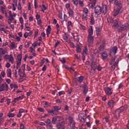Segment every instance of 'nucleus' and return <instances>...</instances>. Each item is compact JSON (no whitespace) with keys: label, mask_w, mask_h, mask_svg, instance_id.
Segmentation results:
<instances>
[{"label":"nucleus","mask_w":129,"mask_h":129,"mask_svg":"<svg viewBox=\"0 0 129 129\" xmlns=\"http://www.w3.org/2000/svg\"><path fill=\"white\" fill-rule=\"evenodd\" d=\"M68 120H69V124L72 129H78V128L76 127L75 126V121L73 119V117L69 116L68 117Z\"/></svg>","instance_id":"1"},{"label":"nucleus","mask_w":129,"mask_h":129,"mask_svg":"<svg viewBox=\"0 0 129 129\" xmlns=\"http://www.w3.org/2000/svg\"><path fill=\"white\" fill-rule=\"evenodd\" d=\"M57 129H65V122L64 121H61L56 123V125Z\"/></svg>","instance_id":"2"},{"label":"nucleus","mask_w":129,"mask_h":129,"mask_svg":"<svg viewBox=\"0 0 129 129\" xmlns=\"http://www.w3.org/2000/svg\"><path fill=\"white\" fill-rule=\"evenodd\" d=\"M101 12H102V8L100 6H97L95 8V14L98 16L100 15Z\"/></svg>","instance_id":"3"},{"label":"nucleus","mask_w":129,"mask_h":129,"mask_svg":"<svg viewBox=\"0 0 129 129\" xmlns=\"http://www.w3.org/2000/svg\"><path fill=\"white\" fill-rule=\"evenodd\" d=\"M128 28V24L127 23H125L124 25L120 26L119 28H118L119 32H122V31H124V30H126Z\"/></svg>","instance_id":"4"},{"label":"nucleus","mask_w":129,"mask_h":129,"mask_svg":"<svg viewBox=\"0 0 129 129\" xmlns=\"http://www.w3.org/2000/svg\"><path fill=\"white\" fill-rule=\"evenodd\" d=\"M7 52L8 50L7 49H4L3 48H0V57H3Z\"/></svg>","instance_id":"5"},{"label":"nucleus","mask_w":129,"mask_h":129,"mask_svg":"<svg viewBox=\"0 0 129 129\" xmlns=\"http://www.w3.org/2000/svg\"><path fill=\"white\" fill-rule=\"evenodd\" d=\"M87 38H88V42L89 44V45H91V44H93V40H94L93 36H88Z\"/></svg>","instance_id":"6"},{"label":"nucleus","mask_w":129,"mask_h":129,"mask_svg":"<svg viewBox=\"0 0 129 129\" xmlns=\"http://www.w3.org/2000/svg\"><path fill=\"white\" fill-rule=\"evenodd\" d=\"M110 51L111 54H113L114 55H115V54H116V52H117V46H113L112 49H110Z\"/></svg>","instance_id":"7"},{"label":"nucleus","mask_w":129,"mask_h":129,"mask_svg":"<svg viewBox=\"0 0 129 129\" xmlns=\"http://www.w3.org/2000/svg\"><path fill=\"white\" fill-rule=\"evenodd\" d=\"M91 3L89 4V8L91 9H93L95 7V4H96V1L94 0V1H91Z\"/></svg>","instance_id":"8"},{"label":"nucleus","mask_w":129,"mask_h":129,"mask_svg":"<svg viewBox=\"0 0 129 129\" xmlns=\"http://www.w3.org/2000/svg\"><path fill=\"white\" fill-rule=\"evenodd\" d=\"M115 5L117 7V9H121L122 8V6H121V3H120V1H116L114 2Z\"/></svg>","instance_id":"9"},{"label":"nucleus","mask_w":129,"mask_h":129,"mask_svg":"<svg viewBox=\"0 0 129 129\" xmlns=\"http://www.w3.org/2000/svg\"><path fill=\"white\" fill-rule=\"evenodd\" d=\"M105 92L107 95H111V94H112V92H111V89H110V88H106Z\"/></svg>","instance_id":"10"},{"label":"nucleus","mask_w":129,"mask_h":129,"mask_svg":"<svg viewBox=\"0 0 129 129\" xmlns=\"http://www.w3.org/2000/svg\"><path fill=\"white\" fill-rule=\"evenodd\" d=\"M114 22V25H113V27H115L116 28H117L118 27V22H119V19L118 18L116 19Z\"/></svg>","instance_id":"11"},{"label":"nucleus","mask_w":129,"mask_h":129,"mask_svg":"<svg viewBox=\"0 0 129 129\" xmlns=\"http://www.w3.org/2000/svg\"><path fill=\"white\" fill-rule=\"evenodd\" d=\"M51 26L48 25L47 26V28L46 30V35L47 36V37H49V35H50V34H51Z\"/></svg>","instance_id":"12"},{"label":"nucleus","mask_w":129,"mask_h":129,"mask_svg":"<svg viewBox=\"0 0 129 129\" xmlns=\"http://www.w3.org/2000/svg\"><path fill=\"white\" fill-rule=\"evenodd\" d=\"M85 116H86V114H84V113H81L79 115V119H83L84 120H85V118H84Z\"/></svg>","instance_id":"13"},{"label":"nucleus","mask_w":129,"mask_h":129,"mask_svg":"<svg viewBox=\"0 0 129 129\" xmlns=\"http://www.w3.org/2000/svg\"><path fill=\"white\" fill-rule=\"evenodd\" d=\"M68 14H69V17H73L74 16V11H73V10L70 8L68 11Z\"/></svg>","instance_id":"14"},{"label":"nucleus","mask_w":129,"mask_h":129,"mask_svg":"<svg viewBox=\"0 0 129 129\" xmlns=\"http://www.w3.org/2000/svg\"><path fill=\"white\" fill-rule=\"evenodd\" d=\"M84 79V77L83 76H80V77H79L78 80H77V78H75L74 79V80L75 81H76V80H78L80 83H81V82L83 81Z\"/></svg>","instance_id":"15"},{"label":"nucleus","mask_w":129,"mask_h":129,"mask_svg":"<svg viewBox=\"0 0 129 129\" xmlns=\"http://www.w3.org/2000/svg\"><path fill=\"white\" fill-rule=\"evenodd\" d=\"M101 56L103 58V59H105L108 57V55L107 54V52H104L102 53Z\"/></svg>","instance_id":"16"},{"label":"nucleus","mask_w":129,"mask_h":129,"mask_svg":"<svg viewBox=\"0 0 129 129\" xmlns=\"http://www.w3.org/2000/svg\"><path fill=\"white\" fill-rule=\"evenodd\" d=\"M124 108L123 107H121L119 108H118L116 110V113L119 114L120 112H122L123 111Z\"/></svg>","instance_id":"17"},{"label":"nucleus","mask_w":129,"mask_h":129,"mask_svg":"<svg viewBox=\"0 0 129 129\" xmlns=\"http://www.w3.org/2000/svg\"><path fill=\"white\" fill-rule=\"evenodd\" d=\"M84 90H83V93L84 94L86 95V93L88 92V87H87V86L86 85H84L83 86Z\"/></svg>","instance_id":"18"},{"label":"nucleus","mask_w":129,"mask_h":129,"mask_svg":"<svg viewBox=\"0 0 129 129\" xmlns=\"http://www.w3.org/2000/svg\"><path fill=\"white\" fill-rule=\"evenodd\" d=\"M120 10H121V9L117 8V10L116 11H115V12L113 14L114 17H116V16H117L118 14H120Z\"/></svg>","instance_id":"19"},{"label":"nucleus","mask_w":129,"mask_h":129,"mask_svg":"<svg viewBox=\"0 0 129 129\" xmlns=\"http://www.w3.org/2000/svg\"><path fill=\"white\" fill-rule=\"evenodd\" d=\"M9 21H10V22H13V20H14V16L12 15V11L9 12Z\"/></svg>","instance_id":"20"},{"label":"nucleus","mask_w":129,"mask_h":129,"mask_svg":"<svg viewBox=\"0 0 129 129\" xmlns=\"http://www.w3.org/2000/svg\"><path fill=\"white\" fill-rule=\"evenodd\" d=\"M7 76L8 77L12 78V70H11V69H8L7 70Z\"/></svg>","instance_id":"21"},{"label":"nucleus","mask_w":129,"mask_h":129,"mask_svg":"<svg viewBox=\"0 0 129 129\" xmlns=\"http://www.w3.org/2000/svg\"><path fill=\"white\" fill-rule=\"evenodd\" d=\"M96 32L97 36H100L101 31H100V28L96 27Z\"/></svg>","instance_id":"22"},{"label":"nucleus","mask_w":129,"mask_h":129,"mask_svg":"<svg viewBox=\"0 0 129 129\" xmlns=\"http://www.w3.org/2000/svg\"><path fill=\"white\" fill-rule=\"evenodd\" d=\"M89 35L88 36H92L93 35V29L91 27L88 30Z\"/></svg>","instance_id":"23"},{"label":"nucleus","mask_w":129,"mask_h":129,"mask_svg":"<svg viewBox=\"0 0 129 129\" xmlns=\"http://www.w3.org/2000/svg\"><path fill=\"white\" fill-rule=\"evenodd\" d=\"M113 104H114V101L113 100H111L108 102V105L109 106H113Z\"/></svg>","instance_id":"24"},{"label":"nucleus","mask_w":129,"mask_h":129,"mask_svg":"<svg viewBox=\"0 0 129 129\" xmlns=\"http://www.w3.org/2000/svg\"><path fill=\"white\" fill-rule=\"evenodd\" d=\"M82 18L83 21H87V14H84L83 13L82 15Z\"/></svg>","instance_id":"25"},{"label":"nucleus","mask_w":129,"mask_h":129,"mask_svg":"<svg viewBox=\"0 0 129 129\" xmlns=\"http://www.w3.org/2000/svg\"><path fill=\"white\" fill-rule=\"evenodd\" d=\"M91 67L93 68V70H95V69H96V67H97V64H96V63L92 62Z\"/></svg>","instance_id":"26"},{"label":"nucleus","mask_w":129,"mask_h":129,"mask_svg":"<svg viewBox=\"0 0 129 129\" xmlns=\"http://www.w3.org/2000/svg\"><path fill=\"white\" fill-rule=\"evenodd\" d=\"M57 121H58L57 118H56V117H53L51 120V123H52V124H56V122H57Z\"/></svg>","instance_id":"27"},{"label":"nucleus","mask_w":129,"mask_h":129,"mask_svg":"<svg viewBox=\"0 0 129 129\" xmlns=\"http://www.w3.org/2000/svg\"><path fill=\"white\" fill-rule=\"evenodd\" d=\"M50 106V103H48L47 102H43V106L45 108H47V107H49Z\"/></svg>","instance_id":"28"},{"label":"nucleus","mask_w":129,"mask_h":129,"mask_svg":"<svg viewBox=\"0 0 129 129\" xmlns=\"http://www.w3.org/2000/svg\"><path fill=\"white\" fill-rule=\"evenodd\" d=\"M76 49L77 53H80V52L82 51L81 48H80V46L78 44H77L76 46Z\"/></svg>","instance_id":"29"},{"label":"nucleus","mask_w":129,"mask_h":129,"mask_svg":"<svg viewBox=\"0 0 129 129\" xmlns=\"http://www.w3.org/2000/svg\"><path fill=\"white\" fill-rule=\"evenodd\" d=\"M115 59H116V56H114L111 61H109V65H112V63L115 61Z\"/></svg>","instance_id":"30"},{"label":"nucleus","mask_w":129,"mask_h":129,"mask_svg":"<svg viewBox=\"0 0 129 129\" xmlns=\"http://www.w3.org/2000/svg\"><path fill=\"white\" fill-rule=\"evenodd\" d=\"M107 13V6L105 5L104 6V10H103V15H105Z\"/></svg>","instance_id":"31"},{"label":"nucleus","mask_w":129,"mask_h":129,"mask_svg":"<svg viewBox=\"0 0 129 129\" xmlns=\"http://www.w3.org/2000/svg\"><path fill=\"white\" fill-rule=\"evenodd\" d=\"M54 110L55 111H58V110H60L61 109V107L58 106H53Z\"/></svg>","instance_id":"32"},{"label":"nucleus","mask_w":129,"mask_h":129,"mask_svg":"<svg viewBox=\"0 0 129 129\" xmlns=\"http://www.w3.org/2000/svg\"><path fill=\"white\" fill-rule=\"evenodd\" d=\"M7 116H9V117H14V116H15V114L10 112L8 113Z\"/></svg>","instance_id":"33"},{"label":"nucleus","mask_w":129,"mask_h":129,"mask_svg":"<svg viewBox=\"0 0 129 129\" xmlns=\"http://www.w3.org/2000/svg\"><path fill=\"white\" fill-rule=\"evenodd\" d=\"M9 60L10 62H11L12 64H14V57L11 55L10 57H9Z\"/></svg>","instance_id":"34"},{"label":"nucleus","mask_w":129,"mask_h":129,"mask_svg":"<svg viewBox=\"0 0 129 129\" xmlns=\"http://www.w3.org/2000/svg\"><path fill=\"white\" fill-rule=\"evenodd\" d=\"M17 59H18V61H22V53L18 55Z\"/></svg>","instance_id":"35"},{"label":"nucleus","mask_w":129,"mask_h":129,"mask_svg":"<svg viewBox=\"0 0 129 129\" xmlns=\"http://www.w3.org/2000/svg\"><path fill=\"white\" fill-rule=\"evenodd\" d=\"M104 49V44H102L99 47V50L100 51H103Z\"/></svg>","instance_id":"36"},{"label":"nucleus","mask_w":129,"mask_h":129,"mask_svg":"<svg viewBox=\"0 0 129 129\" xmlns=\"http://www.w3.org/2000/svg\"><path fill=\"white\" fill-rule=\"evenodd\" d=\"M5 90V84H2L0 86V92L4 91Z\"/></svg>","instance_id":"37"},{"label":"nucleus","mask_w":129,"mask_h":129,"mask_svg":"<svg viewBox=\"0 0 129 129\" xmlns=\"http://www.w3.org/2000/svg\"><path fill=\"white\" fill-rule=\"evenodd\" d=\"M95 23V21L94 20V18L93 17H91L90 21L91 25H94Z\"/></svg>","instance_id":"38"},{"label":"nucleus","mask_w":129,"mask_h":129,"mask_svg":"<svg viewBox=\"0 0 129 129\" xmlns=\"http://www.w3.org/2000/svg\"><path fill=\"white\" fill-rule=\"evenodd\" d=\"M13 6L17 7L18 6V1L17 0H13Z\"/></svg>","instance_id":"39"},{"label":"nucleus","mask_w":129,"mask_h":129,"mask_svg":"<svg viewBox=\"0 0 129 129\" xmlns=\"http://www.w3.org/2000/svg\"><path fill=\"white\" fill-rule=\"evenodd\" d=\"M19 76L20 77H22L23 78L26 77V74H25V73H19Z\"/></svg>","instance_id":"40"},{"label":"nucleus","mask_w":129,"mask_h":129,"mask_svg":"<svg viewBox=\"0 0 129 129\" xmlns=\"http://www.w3.org/2000/svg\"><path fill=\"white\" fill-rule=\"evenodd\" d=\"M84 53H85V54H86V55H87V54H88V50L87 49V47L85 46V49L83 50Z\"/></svg>","instance_id":"41"},{"label":"nucleus","mask_w":129,"mask_h":129,"mask_svg":"<svg viewBox=\"0 0 129 129\" xmlns=\"http://www.w3.org/2000/svg\"><path fill=\"white\" fill-rule=\"evenodd\" d=\"M107 21L108 23H113V19H112L111 17L108 18Z\"/></svg>","instance_id":"42"},{"label":"nucleus","mask_w":129,"mask_h":129,"mask_svg":"<svg viewBox=\"0 0 129 129\" xmlns=\"http://www.w3.org/2000/svg\"><path fill=\"white\" fill-rule=\"evenodd\" d=\"M27 111H28L27 110H24V109L23 108H21L19 111V112H20V113H23V112H27Z\"/></svg>","instance_id":"43"},{"label":"nucleus","mask_w":129,"mask_h":129,"mask_svg":"<svg viewBox=\"0 0 129 129\" xmlns=\"http://www.w3.org/2000/svg\"><path fill=\"white\" fill-rule=\"evenodd\" d=\"M118 62H119V59L117 58L115 62L113 63L114 66H117V64H118Z\"/></svg>","instance_id":"44"},{"label":"nucleus","mask_w":129,"mask_h":129,"mask_svg":"<svg viewBox=\"0 0 129 129\" xmlns=\"http://www.w3.org/2000/svg\"><path fill=\"white\" fill-rule=\"evenodd\" d=\"M11 47H12V49H14L16 47V44L15 42H13L11 43V44L10 45Z\"/></svg>","instance_id":"45"},{"label":"nucleus","mask_w":129,"mask_h":129,"mask_svg":"<svg viewBox=\"0 0 129 129\" xmlns=\"http://www.w3.org/2000/svg\"><path fill=\"white\" fill-rule=\"evenodd\" d=\"M63 20L66 22H67V21H68V17L67 16V15H66V14H64L63 15Z\"/></svg>","instance_id":"46"},{"label":"nucleus","mask_w":129,"mask_h":129,"mask_svg":"<svg viewBox=\"0 0 129 129\" xmlns=\"http://www.w3.org/2000/svg\"><path fill=\"white\" fill-rule=\"evenodd\" d=\"M62 14L61 12H59L58 15V18H59L60 19V20H63V18L62 17Z\"/></svg>","instance_id":"47"},{"label":"nucleus","mask_w":129,"mask_h":129,"mask_svg":"<svg viewBox=\"0 0 129 129\" xmlns=\"http://www.w3.org/2000/svg\"><path fill=\"white\" fill-rule=\"evenodd\" d=\"M83 12L84 13V14H86L87 15V14H88V9H87V8H85L84 9Z\"/></svg>","instance_id":"48"},{"label":"nucleus","mask_w":129,"mask_h":129,"mask_svg":"<svg viewBox=\"0 0 129 129\" xmlns=\"http://www.w3.org/2000/svg\"><path fill=\"white\" fill-rule=\"evenodd\" d=\"M17 9L19 10V11H21V10H22V6L20 3H18Z\"/></svg>","instance_id":"49"},{"label":"nucleus","mask_w":129,"mask_h":129,"mask_svg":"<svg viewBox=\"0 0 129 129\" xmlns=\"http://www.w3.org/2000/svg\"><path fill=\"white\" fill-rule=\"evenodd\" d=\"M60 61L62 64H65V63H66V60H65V58L64 57H63L62 59H60Z\"/></svg>","instance_id":"50"},{"label":"nucleus","mask_w":129,"mask_h":129,"mask_svg":"<svg viewBox=\"0 0 129 129\" xmlns=\"http://www.w3.org/2000/svg\"><path fill=\"white\" fill-rule=\"evenodd\" d=\"M47 10V8H46V6L45 5H42V12L44 13V11H46Z\"/></svg>","instance_id":"51"},{"label":"nucleus","mask_w":129,"mask_h":129,"mask_svg":"<svg viewBox=\"0 0 129 129\" xmlns=\"http://www.w3.org/2000/svg\"><path fill=\"white\" fill-rule=\"evenodd\" d=\"M45 122L47 124H50L51 123V120L50 119H47Z\"/></svg>","instance_id":"52"},{"label":"nucleus","mask_w":129,"mask_h":129,"mask_svg":"<svg viewBox=\"0 0 129 129\" xmlns=\"http://www.w3.org/2000/svg\"><path fill=\"white\" fill-rule=\"evenodd\" d=\"M109 116H107L105 117V120L106 122H108L109 121Z\"/></svg>","instance_id":"53"},{"label":"nucleus","mask_w":129,"mask_h":129,"mask_svg":"<svg viewBox=\"0 0 129 129\" xmlns=\"http://www.w3.org/2000/svg\"><path fill=\"white\" fill-rule=\"evenodd\" d=\"M11 55H9V54H6L4 56V58H5V59H9V58L11 57Z\"/></svg>","instance_id":"54"},{"label":"nucleus","mask_w":129,"mask_h":129,"mask_svg":"<svg viewBox=\"0 0 129 129\" xmlns=\"http://www.w3.org/2000/svg\"><path fill=\"white\" fill-rule=\"evenodd\" d=\"M54 110H49L47 111L48 113H49V114H54Z\"/></svg>","instance_id":"55"},{"label":"nucleus","mask_w":129,"mask_h":129,"mask_svg":"<svg viewBox=\"0 0 129 129\" xmlns=\"http://www.w3.org/2000/svg\"><path fill=\"white\" fill-rule=\"evenodd\" d=\"M73 2L74 3V4L76 5V6H77V5H78V1H77V0H73Z\"/></svg>","instance_id":"56"},{"label":"nucleus","mask_w":129,"mask_h":129,"mask_svg":"<svg viewBox=\"0 0 129 129\" xmlns=\"http://www.w3.org/2000/svg\"><path fill=\"white\" fill-rule=\"evenodd\" d=\"M20 23H21L22 24L24 23V20L23 19L22 17H20L19 19Z\"/></svg>","instance_id":"57"},{"label":"nucleus","mask_w":129,"mask_h":129,"mask_svg":"<svg viewBox=\"0 0 129 129\" xmlns=\"http://www.w3.org/2000/svg\"><path fill=\"white\" fill-rule=\"evenodd\" d=\"M115 66L114 65H113V66H111V71H113L114 70V69H115Z\"/></svg>","instance_id":"58"},{"label":"nucleus","mask_w":129,"mask_h":129,"mask_svg":"<svg viewBox=\"0 0 129 129\" xmlns=\"http://www.w3.org/2000/svg\"><path fill=\"white\" fill-rule=\"evenodd\" d=\"M20 129H25V125H24V124L21 123L20 124Z\"/></svg>","instance_id":"59"},{"label":"nucleus","mask_w":129,"mask_h":129,"mask_svg":"<svg viewBox=\"0 0 129 129\" xmlns=\"http://www.w3.org/2000/svg\"><path fill=\"white\" fill-rule=\"evenodd\" d=\"M37 46V41H35L33 44H32V47H34L35 48V47Z\"/></svg>","instance_id":"60"},{"label":"nucleus","mask_w":129,"mask_h":129,"mask_svg":"<svg viewBox=\"0 0 129 129\" xmlns=\"http://www.w3.org/2000/svg\"><path fill=\"white\" fill-rule=\"evenodd\" d=\"M47 127H49V129L53 128V125L52 124L46 125Z\"/></svg>","instance_id":"61"},{"label":"nucleus","mask_w":129,"mask_h":129,"mask_svg":"<svg viewBox=\"0 0 129 129\" xmlns=\"http://www.w3.org/2000/svg\"><path fill=\"white\" fill-rule=\"evenodd\" d=\"M1 75L2 77H5L6 76V73H5V72H1Z\"/></svg>","instance_id":"62"},{"label":"nucleus","mask_w":129,"mask_h":129,"mask_svg":"<svg viewBox=\"0 0 129 129\" xmlns=\"http://www.w3.org/2000/svg\"><path fill=\"white\" fill-rule=\"evenodd\" d=\"M19 100H20L19 99V98L17 97V98H15L14 100H13V102H17V101H19Z\"/></svg>","instance_id":"63"},{"label":"nucleus","mask_w":129,"mask_h":129,"mask_svg":"<svg viewBox=\"0 0 129 129\" xmlns=\"http://www.w3.org/2000/svg\"><path fill=\"white\" fill-rule=\"evenodd\" d=\"M38 110H39V111H40V112H44V110L43 108H38Z\"/></svg>","instance_id":"64"}]
</instances>
